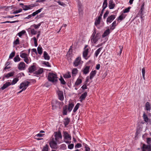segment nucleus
<instances>
[{
	"label": "nucleus",
	"instance_id": "obj_1",
	"mask_svg": "<svg viewBox=\"0 0 151 151\" xmlns=\"http://www.w3.org/2000/svg\"><path fill=\"white\" fill-rule=\"evenodd\" d=\"M62 138V135L60 131L55 132L49 141V144L50 147L52 149H57L58 148L57 143H61L60 140Z\"/></svg>",
	"mask_w": 151,
	"mask_h": 151
},
{
	"label": "nucleus",
	"instance_id": "obj_2",
	"mask_svg": "<svg viewBox=\"0 0 151 151\" xmlns=\"http://www.w3.org/2000/svg\"><path fill=\"white\" fill-rule=\"evenodd\" d=\"M58 78L56 74L52 72H50L48 74V80L54 84L58 81Z\"/></svg>",
	"mask_w": 151,
	"mask_h": 151
},
{
	"label": "nucleus",
	"instance_id": "obj_3",
	"mask_svg": "<svg viewBox=\"0 0 151 151\" xmlns=\"http://www.w3.org/2000/svg\"><path fill=\"white\" fill-rule=\"evenodd\" d=\"M63 103L62 101H59L58 100H52L51 101V105L53 110H55L58 108L60 109Z\"/></svg>",
	"mask_w": 151,
	"mask_h": 151
},
{
	"label": "nucleus",
	"instance_id": "obj_4",
	"mask_svg": "<svg viewBox=\"0 0 151 151\" xmlns=\"http://www.w3.org/2000/svg\"><path fill=\"white\" fill-rule=\"evenodd\" d=\"M96 30L94 29L91 37V40L92 43L95 44L100 39V35L99 33L96 34Z\"/></svg>",
	"mask_w": 151,
	"mask_h": 151
},
{
	"label": "nucleus",
	"instance_id": "obj_5",
	"mask_svg": "<svg viewBox=\"0 0 151 151\" xmlns=\"http://www.w3.org/2000/svg\"><path fill=\"white\" fill-rule=\"evenodd\" d=\"M29 83H30V82L28 81H26L23 82L20 84L19 88L20 89H25L24 90H25L28 86Z\"/></svg>",
	"mask_w": 151,
	"mask_h": 151
},
{
	"label": "nucleus",
	"instance_id": "obj_6",
	"mask_svg": "<svg viewBox=\"0 0 151 151\" xmlns=\"http://www.w3.org/2000/svg\"><path fill=\"white\" fill-rule=\"evenodd\" d=\"M63 134L64 140H71V136L66 131H63Z\"/></svg>",
	"mask_w": 151,
	"mask_h": 151
},
{
	"label": "nucleus",
	"instance_id": "obj_7",
	"mask_svg": "<svg viewBox=\"0 0 151 151\" xmlns=\"http://www.w3.org/2000/svg\"><path fill=\"white\" fill-rule=\"evenodd\" d=\"M57 93L58 96V99L61 101H63L64 99L63 91L58 90L57 91Z\"/></svg>",
	"mask_w": 151,
	"mask_h": 151
},
{
	"label": "nucleus",
	"instance_id": "obj_8",
	"mask_svg": "<svg viewBox=\"0 0 151 151\" xmlns=\"http://www.w3.org/2000/svg\"><path fill=\"white\" fill-rule=\"evenodd\" d=\"M142 151H151V145H146L144 144L143 145L142 147Z\"/></svg>",
	"mask_w": 151,
	"mask_h": 151
},
{
	"label": "nucleus",
	"instance_id": "obj_9",
	"mask_svg": "<svg viewBox=\"0 0 151 151\" xmlns=\"http://www.w3.org/2000/svg\"><path fill=\"white\" fill-rule=\"evenodd\" d=\"M88 45H86L84 48V50L83 52V56L84 58H86L88 55V53L89 48H87Z\"/></svg>",
	"mask_w": 151,
	"mask_h": 151
},
{
	"label": "nucleus",
	"instance_id": "obj_10",
	"mask_svg": "<svg viewBox=\"0 0 151 151\" xmlns=\"http://www.w3.org/2000/svg\"><path fill=\"white\" fill-rule=\"evenodd\" d=\"M115 18V16L114 15H111L109 16L107 18L106 22L108 24L109 23H111Z\"/></svg>",
	"mask_w": 151,
	"mask_h": 151
},
{
	"label": "nucleus",
	"instance_id": "obj_11",
	"mask_svg": "<svg viewBox=\"0 0 151 151\" xmlns=\"http://www.w3.org/2000/svg\"><path fill=\"white\" fill-rule=\"evenodd\" d=\"M81 63V58L78 57L75 60L73 63V64L76 67Z\"/></svg>",
	"mask_w": 151,
	"mask_h": 151
},
{
	"label": "nucleus",
	"instance_id": "obj_12",
	"mask_svg": "<svg viewBox=\"0 0 151 151\" xmlns=\"http://www.w3.org/2000/svg\"><path fill=\"white\" fill-rule=\"evenodd\" d=\"M25 64L24 62H20L19 64L18 68L19 70H24L25 68Z\"/></svg>",
	"mask_w": 151,
	"mask_h": 151
},
{
	"label": "nucleus",
	"instance_id": "obj_13",
	"mask_svg": "<svg viewBox=\"0 0 151 151\" xmlns=\"http://www.w3.org/2000/svg\"><path fill=\"white\" fill-rule=\"evenodd\" d=\"M89 66H86L84 68H83L82 70L83 73L85 74H86L88 73L89 72V70L90 69Z\"/></svg>",
	"mask_w": 151,
	"mask_h": 151
},
{
	"label": "nucleus",
	"instance_id": "obj_14",
	"mask_svg": "<svg viewBox=\"0 0 151 151\" xmlns=\"http://www.w3.org/2000/svg\"><path fill=\"white\" fill-rule=\"evenodd\" d=\"M87 95V92H85L84 93H83L81 95L80 97V101L81 102L82 101L85 100L86 98V97Z\"/></svg>",
	"mask_w": 151,
	"mask_h": 151
},
{
	"label": "nucleus",
	"instance_id": "obj_15",
	"mask_svg": "<svg viewBox=\"0 0 151 151\" xmlns=\"http://www.w3.org/2000/svg\"><path fill=\"white\" fill-rule=\"evenodd\" d=\"M115 6V4L114 3L113 0H110L109 2V7L110 9H113Z\"/></svg>",
	"mask_w": 151,
	"mask_h": 151
},
{
	"label": "nucleus",
	"instance_id": "obj_16",
	"mask_svg": "<svg viewBox=\"0 0 151 151\" xmlns=\"http://www.w3.org/2000/svg\"><path fill=\"white\" fill-rule=\"evenodd\" d=\"M11 85V83L10 82H6V83H5L3 85V86L1 87V88L2 90H4Z\"/></svg>",
	"mask_w": 151,
	"mask_h": 151
},
{
	"label": "nucleus",
	"instance_id": "obj_17",
	"mask_svg": "<svg viewBox=\"0 0 151 151\" xmlns=\"http://www.w3.org/2000/svg\"><path fill=\"white\" fill-rule=\"evenodd\" d=\"M126 16V14L123 13L116 20H117V21L120 20L121 21L125 18Z\"/></svg>",
	"mask_w": 151,
	"mask_h": 151
},
{
	"label": "nucleus",
	"instance_id": "obj_18",
	"mask_svg": "<svg viewBox=\"0 0 151 151\" xmlns=\"http://www.w3.org/2000/svg\"><path fill=\"white\" fill-rule=\"evenodd\" d=\"M68 109V106L65 105L64 106L63 108V115H66L67 114Z\"/></svg>",
	"mask_w": 151,
	"mask_h": 151
},
{
	"label": "nucleus",
	"instance_id": "obj_19",
	"mask_svg": "<svg viewBox=\"0 0 151 151\" xmlns=\"http://www.w3.org/2000/svg\"><path fill=\"white\" fill-rule=\"evenodd\" d=\"M118 23H116V21H114L111 25V26L110 27V29L113 30L116 27Z\"/></svg>",
	"mask_w": 151,
	"mask_h": 151
},
{
	"label": "nucleus",
	"instance_id": "obj_20",
	"mask_svg": "<svg viewBox=\"0 0 151 151\" xmlns=\"http://www.w3.org/2000/svg\"><path fill=\"white\" fill-rule=\"evenodd\" d=\"M110 29H107L104 32V33L102 35V37H105L108 35H109L110 33Z\"/></svg>",
	"mask_w": 151,
	"mask_h": 151
},
{
	"label": "nucleus",
	"instance_id": "obj_21",
	"mask_svg": "<svg viewBox=\"0 0 151 151\" xmlns=\"http://www.w3.org/2000/svg\"><path fill=\"white\" fill-rule=\"evenodd\" d=\"M70 122V119L68 117L64 119V123L65 126L66 127L68 124Z\"/></svg>",
	"mask_w": 151,
	"mask_h": 151
},
{
	"label": "nucleus",
	"instance_id": "obj_22",
	"mask_svg": "<svg viewBox=\"0 0 151 151\" xmlns=\"http://www.w3.org/2000/svg\"><path fill=\"white\" fill-rule=\"evenodd\" d=\"M143 117L144 121L146 122H148L149 120V119L148 117L147 116L146 114L144 112L143 114Z\"/></svg>",
	"mask_w": 151,
	"mask_h": 151
},
{
	"label": "nucleus",
	"instance_id": "obj_23",
	"mask_svg": "<svg viewBox=\"0 0 151 151\" xmlns=\"http://www.w3.org/2000/svg\"><path fill=\"white\" fill-rule=\"evenodd\" d=\"M14 75V72H10L7 73L6 75H4L3 76V78L6 77V78H9L10 77H12Z\"/></svg>",
	"mask_w": 151,
	"mask_h": 151
},
{
	"label": "nucleus",
	"instance_id": "obj_24",
	"mask_svg": "<svg viewBox=\"0 0 151 151\" xmlns=\"http://www.w3.org/2000/svg\"><path fill=\"white\" fill-rule=\"evenodd\" d=\"M36 70V67L34 65H33L29 68V72L30 73H32Z\"/></svg>",
	"mask_w": 151,
	"mask_h": 151
},
{
	"label": "nucleus",
	"instance_id": "obj_25",
	"mask_svg": "<svg viewBox=\"0 0 151 151\" xmlns=\"http://www.w3.org/2000/svg\"><path fill=\"white\" fill-rule=\"evenodd\" d=\"M96 71L95 70L94 71H92L90 73V79H92L95 76L96 73Z\"/></svg>",
	"mask_w": 151,
	"mask_h": 151
},
{
	"label": "nucleus",
	"instance_id": "obj_26",
	"mask_svg": "<svg viewBox=\"0 0 151 151\" xmlns=\"http://www.w3.org/2000/svg\"><path fill=\"white\" fill-rule=\"evenodd\" d=\"M74 106L73 104V103H70L68 106V110L69 112H70L72 110Z\"/></svg>",
	"mask_w": 151,
	"mask_h": 151
},
{
	"label": "nucleus",
	"instance_id": "obj_27",
	"mask_svg": "<svg viewBox=\"0 0 151 151\" xmlns=\"http://www.w3.org/2000/svg\"><path fill=\"white\" fill-rule=\"evenodd\" d=\"M145 108L147 111H150V105L149 102H147L145 104Z\"/></svg>",
	"mask_w": 151,
	"mask_h": 151
},
{
	"label": "nucleus",
	"instance_id": "obj_28",
	"mask_svg": "<svg viewBox=\"0 0 151 151\" xmlns=\"http://www.w3.org/2000/svg\"><path fill=\"white\" fill-rule=\"evenodd\" d=\"M78 70L76 68H73L72 71V75L73 76H75L78 73Z\"/></svg>",
	"mask_w": 151,
	"mask_h": 151
},
{
	"label": "nucleus",
	"instance_id": "obj_29",
	"mask_svg": "<svg viewBox=\"0 0 151 151\" xmlns=\"http://www.w3.org/2000/svg\"><path fill=\"white\" fill-rule=\"evenodd\" d=\"M102 49V47H101L99 48L98 49H97L95 52V55L96 57H97L100 52V51Z\"/></svg>",
	"mask_w": 151,
	"mask_h": 151
},
{
	"label": "nucleus",
	"instance_id": "obj_30",
	"mask_svg": "<svg viewBox=\"0 0 151 151\" xmlns=\"http://www.w3.org/2000/svg\"><path fill=\"white\" fill-rule=\"evenodd\" d=\"M42 8L40 9H39L36 11L35 12H34L31 15L32 16L34 17L37 14L39 13H40L42 11Z\"/></svg>",
	"mask_w": 151,
	"mask_h": 151
},
{
	"label": "nucleus",
	"instance_id": "obj_31",
	"mask_svg": "<svg viewBox=\"0 0 151 151\" xmlns=\"http://www.w3.org/2000/svg\"><path fill=\"white\" fill-rule=\"evenodd\" d=\"M43 71V69L42 68H40L38 70L35 72V73L37 75L40 74L42 73Z\"/></svg>",
	"mask_w": 151,
	"mask_h": 151
},
{
	"label": "nucleus",
	"instance_id": "obj_32",
	"mask_svg": "<svg viewBox=\"0 0 151 151\" xmlns=\"http://www.w3.org/2000/svg\"><path fill=\"white\" fill-rule=\"evenodd\" d=\"M101 18V17L100 16H99L98 19H96L95 22V24L96 25H97L98 24H99L100 23V20Z\"/></svg>",
	"mask_w": 151,
	"mask_h": 151
},
{
	"label": "nucleus",
	"instance_id": "obj_33",
	"mask_svg": "<svg viewBox=\"0 0 151 151\" xmlns=\"http://www.w3.org/2000/svg\"><path fill=\"white\" fill-rule=\"evenodd\" d=\"M107 0H104L103 2V5L102 6L103 9H105L106 7L107 6Z\"/></svg>",
	"mask_w": 151,
	"mask_h": 151
},
{
	"label": "nucleus",
	"instance_id": "obj_34",
	"mask_svg": "<svg viewBox=\"0 0 151 151\" xmlns=\"http://www.w3.org/2000/svg\"><path fill=\"white\" fill-rule=\"evenodd\" d=\"M22 7L23 10H27L30 9V5H23Z\"/></svg>",
	"mask_w": 151,
	"mask_h": 151
},
{
	"label": "nucleus",
	"instance_id": "obj_35",
	"mask_svg": "<svg viewBox=\"0 0 151 151\" xmlns=\"http://www.w3.org/2000/svg\"><path fill=\"white\" fill-rule=\"evenodd\" d=\"M14 61L15 62H19L20 60V58L18 55H16L14 59Z\"/></svg>",
	"mask_w": 151,
	"mask_h": 151
},
{
	"label": "nucleus",
	"instance_id": "obj_36",
	"mask_svg": "<svg viewBox=\"0 0 151 151\" xmlns=\"http://www.w3.org/2000/svg\"><path fill=\"white\" fill-rule=\"evenodd\" d=\"M27 54L25 53H21L20 54V56L22 58L25 59L27 57Z\"/></svg>",
	"mask_w": 151,
	"mask_h": 151
},
{
	"label": "nucleus",
	"instance_id": "obj_37",
	"mask_svg": "<svg viewBox=\"0 0 151 151\" xmlns=\"http://www.w3.org/2000/svg\"><path fill=\"white\" fill-rule=\"evenodd\" d=\"M19 81V79L18 78H14L12 81V82L11 83V85H14L17 82Z\"/></svg>",
	"mask_w": 151,
	"mask_h": 151
},
{
	"label": "nucleus",
	"instance_id": "obj_38",
	"mask_svg": "<svg viewBox=\"0 0 151 151\" xmlns=\"http://www.w3.org/2000/svg\"><path fill=\"white\" fill-rule=\"evenodd\" d=\"M80 106V104L79 103H78L76 106H75L73 110V111L74 112H76V111H77L78 109Z\"/></svg>",
	"mask_w": 151,
	"mask_h": 151
},
{
	"label": "nucleus",
	"instance_id": "obj_39",
	"mask_svg": "<svg viewBox=\"0 0 151 151\" xmlns=\"http://www.w3.org/2000/svg\"><path fill=\"white\" fill-rule=\"evenodd\" d=\"M37 50L39 54L41 55L42 53V50L41 47L39 46L37 48Z\"/></svg>",
	"mask_w": 151,
	"mask_h": 151
},
{
	"label": "nucleus",
	"instance_id": "obj_40",
	"mask_svg": "<svg viewBox=\"0 0 151 151\" xmlns=\"http://www.w3.org/2000/svg\"><path fill=\"white\" fill-rule=\"evenodd\" d=\"M71 76L70 72H68L67 73L65 74L64 77L65 78H69L71 77Z\"/></svg>",
	"mask_w": 151,
	"mask_h": 151
},
{
	"label": "nucleus",
	"instance_id": "obj_41",
	"mask_svg": "<svg viewBox=\"0 0 151 151\" xmlns=\"http://www.w3.org/2000/svg\"><path fill=\"white\" fill-rule=\"evenodd\" d=\"M82 82V80L80 79H78L75 83V84L77 86L78 85Z\"/></svg>",
	"mask_w": 151,
	"mask_h": 151
},
{
	"label": "nucleus",
	"instance_id": "obj_42",
	"mask_svg": "<svg viewBox=\"0 0 151 151\" xmlns=\"http://www.w3.org/2000/svg\"><path fill=\"white\" fill-rule=\"evenodd\" d=\"M24 61L25 62V63H26L27 64H28L31 61L30 59L28 58L27 57L25 59H24Z\"/></svg>",
	"mask_w": 151,
	"mask_h": 151
},
{
	"label": "nucleus",
	"instance_id": "obj_43",
	"mask_svg": "<svg viewBox=\"0 0 151 151\" xmlns=\"http://www.w3.org/2000/svg\"><path fill=\"white\" fill-rule=\"evenodd\" d=\"M59 80L60 81V82L61 84L65 85L66 84V82L65 81L63 78L61 77L59 79Z\"/></svg>",
	"mask_w": 151,
	"mask_h": 151
},
{
	"label": "nucleus",
	"instance_id": "obj_44",
	"mask_svg": "<svg viewBox=\"0 0 151 151\" xmlns=\"http://www.w3.org/2000/svg\"><path fill=\"white\" fill-rule=\"evenodd\" d=\"M139 15L140 17L142 19L144 17L143 16V11H139V13L138 14Z\"/></svg>",
	"mask_w": 151,
	"mask_h": 151
},
{
	"label": "nucleus",
	"instance_id": "obj_45",
	"mask_svg": "<svg viewBox=\"0 0 151 151\" xmlns=\"http://www.w3.org/2000/svg\"><path fill=\"white\" fill-rule=\"evenodd\" d=\"M14 43L16 45H19V41L18 38H17L16 40L14 42Z\"/></svg>",
	"mask_w": 151,
	"mask_h": 151
},
{
	"label": "nucleus",
	"instance_id": "obj_46",
	"mask_svg": "<svg viewBox=\"0 0 151 151\" xmlns=\"http://www.w3.org/2000/svg\"><path fill=\"white\" fill-rule=\"evenodd\" d=\"M18 21H7L1 22V23L3 24V23H15L16 22H18Z\"/></svg>",
	"mask_w": 151,
	"mask_h": 151
},
{
	"label": "nucleus",
	"instance_id": "obj_47",
	"mask_svg": "<svg viewBox=\"0 0 151 151\" xmlns=\"http://www.w3.org/2000/svg\"><path fill=\"white\" fill-rule=\"evenodd\" d=\"M109 11L108 10H107L106 11L105 14H104L103 16V18L104 19L106 18L107 17L109 14Z\"/></svg>",
	"mask_w": 151,
	"mask_h": 151
},
{
	"label": "nucleus",
	"instance_id": "obj_48",
	"mask_svg": "<svg viewBox=\"0 0 151 151\" xmlns=\"http://www.w3.org/2000/svg\"><path fill=\"white\" fill-rule=\"evenodd\" d=\"M25 32L24 30H22L18 33L19 37H21L24 34Z\"/></svg>",
	"mask_w": 151,
	"mask_h": 151
},
{
	"label": "nucleus",
	"instance_id": "obj_49",
	"mask_svg": "<svg viewBox=\"0 0 151 151\" xmlns=\"http://www.w3.org/2000/svg\"><path fill=\"white\" fill-rule=\"evenodd\" d=\"M142 73L143 78L145 79V70L144 68L142 69Z\"/></svg>",
	"mask_w": 151,
	"mask_h": 151
},
{
	"label": "nucleus",
	"instance_id": "obj_50",
	"mask_svg": "<svg viewBox=\"0 0 151 151\" xmlns=\"http://www.w3.org/2000/svg\"><path fill=\"white\" fill-rule=\"evenodd\" d=\"M15 55V52H13L11 53L10 55L9 56V58L11 59Z\"/></svg>",
	"mask_w": 151,
	"mask_h": 151
},
{
	"label": "nucleus",
	"instance_id": "obj_51",
	"mask_svg": "<svg viewBox=\"0 0 151 151\" xmlns=\"http://www.w3.org/2000/svg\"><path fill=\"white\" fill-rule=\"evenodd\" d=\"M130 9V7H129L128 8H126L124 10V13H126L128 12H129Z\"/></svg>",
	"mask_w": 151,
	"mask_h": 151
},
{
	"label": "nucleus",
	"instance_id": "obj_52",
	"mask_svg": "<svg viewBox=\"0 0 151 151\" xmlns=\"http://www.w3.org/2000/svg\"><path fill=\"white\" fill-rule=\"evenodd\" d=\"M82 147V145L81 143H77L76 144L75 146V148H80Z\"/></svg>",
	"mask_w": 151,
	"mask_h": 151
},
{
	"label": "nucleus",
	"instance_id": "obj_53",
	"mask_svg": "<svg viewBox=\"0 0 151 151\" xmlns=\"http://www.w3.org/2000/svg\"><path fill=\"white\" fill-rule=\"evenodd\" d=\"M33 40H34V44L35 45V47H37V39H36V38L35 37H33Z\"/></svg>",
	"mask_w": 151,
	"mask_h": 151
},
{
	"label": "nucleus",
	"instance_id": "obj_54",
	"mask_svg": "<svg viewBox=\"0 0 151 151\" xmlns=\"http://www.w3.org/2000/svg\"><path fill=\"white\" fill-rule=\"evenodd\" d=\"M22 11V9H19L18 10H17L15 11H14L13 12V14H17L18 13H19L21 12Z\"/></svg>",
	"mask_w": 151,
	"mask_h": 151
},
{
	"label": "nucleus",
	"instance_id": "obj_55",
	"mask_svg": "<svg viewBox=\"0 0 151 151\" xmlns=\"http://www.w3.org/2000/svg\"><path fill=\"white\" fill-rule=\"evenodd\" d=\"M40 25L41 24L40 23H39L37 24H34L33 27L35 29H37L39 28Z\"/></svg>",
	"mask_w": 151,
	"mask_h": 151
},
{
	"label": "nucleus",
	"instance_id": "obj_56",
	"mask_svg": "<svg viewBox=\"0 0 151 151\" xmlns=\"http://www.w3.org/2000/svg\"><path fill=\"white\" fill-rule=\"evenodd\" d=\"M74 144H71L68 145V147L69 149H71L73 148Z\"/></svg>",
	"mask_w": 151,
	"mask_h": 151
},
{
	"label": "nucleus",
	"instance_id": "obj_57",
	"mask_svg": "<svg viewBox=\"0 0 151 151\" xmlns=\"http://www.w3.org/2000/svg\"><path fill=\"white\" fill-rule=\"evenodd\" d=\"M44 58L45 59H47V53L45 51L44 52Z\"/></svg>",
	"mask_w": 151,
	"mask_h": 151
},
{
	"label": "nucleus",
	"instance_id": "obj_58",
	"mask_svg": "<svg viewBox=\"0 0 151 151\" xmlns=\"http://www.w3.org/2000/svg\"><path fill=\"white\" fill-rule=\"evenodd\" d=\"M42 151H47V144H46L43 147Z\"/></svg>",
	"mask_w": 151,
	"mask_h": 151
},
{
	"label": "nucleus",
	"instance_id": "obj_59",
	"mask_svg": "<svg viewBox=\"0 0 151 151\" xmlns=\"http://www.w3.org/2000/svg\"><path fill=\"white\" fill-rule=\"evenodd\" d=\"M87 145H86L85 146V151H90V149L89 147L87 146Z\"/></svg>",
	"mask_w": 151,
	"mask_h": 151
},
{
	"label": "nucleus",
	"instance_id": "obj_60",
	"mask_svg": "<svg viewBox=\"0 0 151 151\" xmlns=\"http://www.w3.org/2000/svg\"><path fill=\"white\" fill-rule=\"evenodd\" d=\"M57 2L59 5L62 6H64L65 5V4H64L63 2L60 1H57Z\"/></svg>",
	"mask_w": 151,
	"mask_h": 151
},
{
	"label": "nucleus",
	"instance_id": "obj_61",
	"mask_svg": "<svg viewBox=\"0 0 151 151\" xmlns=\"http://www.w3.org/2000/svg\"><path fill=\"white\" fill-rule=\"evenodd\" d=\"M31 33L33 35H35L36 34V31L34 29H31Z\"/></svg>",
	"mask_w": 151,
	"mask_h": 151
},
{
	"label": "nucleus",
	"instance_id": "obj_62",
	"mask_svg": "<svg viewBox=\"0 0 151 151\" xmlns=\"http://www.w3.org/2000/svg\"><path fill=\"white\" fill-rule=\"evenodd\" d=\"M14 17V16H7L6 17H3L5 18H13Z\"/></svg>",
	"mask_w": 151,
	"mask_h": 151
},
{
	"label": "nucleus",
	"instance_id": "obj_63",
	"mask_svg": "<svg viewBox=\"0 0 151 151\" xmlns=\"http://www.w3.org/2000/svg\"><path fill=\"white\" fill-rule=\"evenodd\" d=\"M147 143L148 144L151 143V138H147Z\"/></svg>",
	"mask_w": 151,
	"mask_h": 151
},
{
	"label": "nucleus",
	"instance_id": "obj_64",
	"mask_svg": "<svg viewBox=\"0 0 151 151\" xmlns=\"http://www.w3.org/2000/svg\"><path fill=\"white\" fill-rule=\"evenodd\" d=\"M43 135H44V134H42L41 133H40L37 134L36 135L35 137H42Z\"/></svg>",
	"mask_w": 151,
	"mask_h": 151
}]
</instances>
